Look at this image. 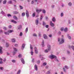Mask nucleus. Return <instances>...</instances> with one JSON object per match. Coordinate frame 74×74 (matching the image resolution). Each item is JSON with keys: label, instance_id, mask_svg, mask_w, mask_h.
Instances as JSON below:
<instances>
[{"label": "nucleus", "instance_id": "1", "mask_svg": "<svg viewBox=\"0 0 74 74\" xmlns=\"http://www.w3.org/2000/svg\"><path fill=\"white\" fill-rule=\"evenodd\" d=\"M49 58H51V59H54V58H55V60H56V61L58 62V60L56 59L57 57H56V56H55L54 55H51V56H49Z\"/></svg>", "mask_w": 74, "mask_h": 74}, {"label": "nucleus", "instance_id": "2", "mask_svg": "<svg viewBox=\"0 0 74 74\" xmlns=\"http://www.w3.org/2000/svg\"><path fill=\"white\" fill-rule=\"evenodd\" d=\"M26 14L27 17L28 18L29 16V11L27 10L26 11Z\"/></svg>", "mask_w": 74, "mask_h": 74}, {"label": "nucleus", "instance_id": "3", "mask_svg": "<svg viewBox=\"0 0 74 74\" xmlns=\"http://www.w3.org/2000/svg\"><path fill=\"white\" fill-rule=\"evenodd\" d=\"M3 47L1 46H0V53L2 54L3 52Z\"/></svg>", "mask_w": 74, "mask_h": 74}, {"label": "nucleus", "instance_id": "4", "mask_svg": "<svg viewBox=\"0 0 74 74\" xmlns=\"http://www.w3.org/2000/svg\"><path fill=\"white\" fill-rule=\"evenodd\" d=\"M42 11V10H41V9H40L39 10H38V9H37L36 10V12H37V13H40L41 11Z\"/></svg>", "mask_w": 74, "mask_h": 74}, {"label": "nucleus", "instance_id": "5", "mask_svg": "<svg viewBox=\"0 0 74 74\" xmlns=\"http://www.w3.org/2000/svg\"><path fill=\"white\" fill-rule=\"evenodd\" d=\"M50 25L52 27H53L54 26H55V25H54V24L53 23H52V21H51L50 23Z\"/></svg>", "mask_w": 74, "mask_h": 74}, {"label": "nucleus", "instance_id": "6", "mask_svg": "<svg viewBox=\"0 0 74 74\" xmlns=\"http://www.w3.org/2000/svg\"><path fill=\"white\" fill-rule=\"evenodd\" d=\"M64 42V40L63 39V38H62L61 40V42H60V44H63V42Z\"/></svg>", "mask_w": 74, "mask_h": 74}, {"label": "nucleus", "instance_id": "7", "mask_svg": "<svg viewBox=\"0 0 74 74\" xmlns=\"http://www.w3.org/2000/svg\"><path fill=\"white\" fill-rule=\"evenodd\" d=\"M47 48L48 51H51V45H47Z\"/></svg>", "mask_w": 74, "mask_h": 74}, {"label": "nucleus", "instance_id": "8", "mask_svg": "<svg viewBox=\"0 0 74 74\" xmlns=\"http://www.w3.org/2000/svg\"><path fill=\"white\" fill-rule=\"evenodd\" d=\"M43 36L45 39H47V38H48L47 36V35L45 34H44Z\"/></svg>", "mask_w": 74, "mask_h": 74}, {"label": "nucleus", "instance_id": "9", "mask_svg": "<svg viewBox=\"0 0 74 74\" xmlns=\"http://www.w3.org/2000/svg\"><path fill=\"white\" fill-rule=\"evenodd\" d=\"M12 32H14L13 30H10L8 31V33H12Z\"/></svg>", "mask_w": 74, "mask_h": 74}, {"label": "nucleus", "instance_id": "10", "mask_svg": "<svg viewBox=\"0 0 74 74\" xmlns=\"http://www.w3.org/2000/svg\"><path fill=\"white\" fill-rule=\"evenodd\" d=\"M13 18L14 19H15V20H18V18H17L16 16H13Z\"/></svg>", "mask_w": 74, "mask_h": 74}, {"label": "nucleus", "instance_id": "11", "mask_svg": "<svg viewBox=\"0 0 74 74\" xmlns=\"http://www.w3.org/2000/svg\"><path fill=\"white\" fill-rule=\"evenodd\" d=\"M35 69L37 71L38 70V68H37V66L36 65H35Z\"/></svg>", "mask_w": 74, "mask_h": 74}, {"label": "nucleus", "instance_id": "12", "mask_svg": "<svg viewBox=\"0 0 74 74\" xmlns=\"http://www.w3.org/2000/svg\"><path fill=\"white\" fill-rule=\"evenodd\" d=\"M25 44H23L21 47L22 49H24V48H25Z\"/></svg>", "mask_w": 74, "mask_h": 74}, {"label": "nucleus", "instance_id": "13", "mask_svg": "<svg viewBox=\"0 0 74 74\" xmlns=\"http://www.w3.org/2000/svg\"><path fill=\"white\" fill-rule=\"evenodd\" d=\"M12 22H13V23H14L16 24V23L17 22L16 21H15V20H12L11 21Z\"/></svg>", "mask_w": 74, "mask_h": 74}, {"label": "nucleus", "instance_id": "14", "mask_svg": "<svg viewBox=\"0 0 74 74\" xmlns=\"http://www.w3.org/2000/svg\"><path fill=\"white\" fill-rule=\"evenodd\" d=\"M72 48L73 49V50L74 51V47L73 46H72L71 47V46H69V49H70V48Z\"/></svg>", "mask_w": 74, "mask_h": 74}, {"label": "nucleus", "instance_id": "15", "mask_svg": "<svg viewBox=\"0 0 74 74\" xmlns=\"http://www.w3.org/2000/svg\"><path fill=\"white\" fill-rule=\"evenodd\" d=\"M69 36V34H68L67 37L69 39H70V40H71V36Z\"/></svg>", "mask_w": 74, "mask_h": 74}, {"label": "nucleus", "instance_id": "16", "mask_svg": "<svg viewBox=\"0 0 74 74\" xmlns=\"http://www.w3.org/2000/svg\"><path fill=\"white\" fill-rule=\"evenodd\" d=\"M52 21L53 22H55L56 21V19L55 17H53L52 19Z\"/></svg>", "mask_w": 74, "mask_h": 74}, {"label": "nucleus", "instance_id": "17", "mask_svg": "<svg viewBox=\"0 0 74 74\" xmlns=\"http://www.w3.org/2000/svg\"><path fill=\"white\" fill-rule=\"evenodd\" d=\"M18 29H22V25H20L18 27Z\"/></svg>", "mask_w": 74, "mask_h": 74}, {"label": "nucleus", "instance_id": "18", "mask_svg": "<svg viewBox=\"0 0 74 74\" xmlns=\"http://www.w3.org/2000/svg\"><path fill=\"white\" fill-rule=\"evenodd\" d=\"M21 60L23 64L25 63V61L24 60H23V59H21Z\"/></svg>", "mask_w": 74, "mask_h": 74}, {"label": "nucleus", "instance_id": "19", "mask_svg": "<svg viewBox=\"0 0 74 74\" xmlns=\"http://www.w3.org/2000/svg\"><path fill=\"white\" fill-rule=\"evenodd\" d=\"M11 41L13 42H15V39L13 38L12 39H11Z\"/></svg>", "mask_w": 74, "mask_h": 74}, {"label": "nucleus", "instance_id": "20", "mask_svg": "<svg viewBox=\"0 0 74 74\" xmlns=\"http://www.w3.org/2000/svg\"><path fill=\"white\" fill-rule=\"evenodd\" d=\"M35 23L36 25H38V20H36Z\"/></svg>", "mask_w": 74, "mask_h": 74}, {"label": "nucleus", "instance_id": "21", "mask_svg": "<svg viewBox=\"0 0 74 74\" xmlns=\"http://www.w3.org/2000/svg\"><path fill=\"white\" fill-rule=\"evenodd\" d=\"M13 13L14 14H19L18 12H14Z\"/></svg>", "mask_w": 74, "mask_h": 74}, {"label": "nucleus", "instance_id": "22", "mask_svg": "<svg viewBox=\"0 0 74 74\" xmlns=\"http://www.w3.org/2000/svg\"><path fill=\"white\" fill-rule=\"evenodd\" d=\"M67 30H68V29H67V27L65 28L64 29V31L65 32H67Z\"/></svg>", "mask_w": 74, "mask_h": 74}, {"label": "nucleus", "instance_id": "23", "mask_svg": "<svg viewBox=\"0 0 74 74\" xmlns=\"http://www.w3.org/2000/svg\"><path fill=\"white\" fill-rule=\"evenodd\" d=\"M47 63L46 62H44L43 63L42 65L43 66H46L47 65Z\"/></svg>", "mask_w": 74, "mask_h": 74}, {"label": "nucleus", "instance_id": "24", "mask_svg": "<svg viewBox=\"0 0 74 74\" xmlns=\"http://www.w3.org/2000/svg\"><path fill=\"white\" fill-rule=\"evenodd\" d=\"M6 3H7V0H5L3 2V4H6Z\"/></svg>", "mask_w": 74, "mask_h": 74}, {"label": "nucleus", "instance_id": "25", "mask_svg": "<svg viewBox=\"0 0 74 74\" xmlns=\"http://www.w3.org/2000/svg\"><path fill=\"white\" fill-rule=\"evenodd\" d=\"M44 40H43L42 41V47H44Z\"/></svg>", "mask_w": 74, "mask_h": 74}, {"label": "nucleus", "instance_id": "26", "mask_svg": "<svg viewBox=\"0 0 74 74\" xmlns=\"http://www.w3.org/2000/svg\"><path fill=\"white\" fill-rule=\"evenodd\" d=\"M4 33L5 34H9V33L8 32H8H4Z\"/></svg>", "mask_w": 74, "mask_h": 74}, {"label": "nucleus", "instance_id": "27", "mask_svg": "<svg viewBox=\"0 0 74 74\" xmlns=\"http://www.w3.org/2000/svg\"><path fill=\"white\" fill-rule=\"evenodd\" d=\"M36 15V13H34L32 14V16L33 17H34Z\"/></svg>", "mask_w": 74, "mask_h": 74}, {"label": "nucleus", "instance_id": "28", "mask_svg": "<svg viewBox=\"0 0 74 74\" xmlns=\"http://www.w3.org/2000/svg\"><path fill=\"white\" fill-rule=\"evenodd\" d=\"M8 4H12V1H10L8 2Z\"/></svg>", "mask_w": 74, "mask_h": 74}, {"label": "nucleus", "instance_id": "29", "mask_svg": "<svg viewBox=\"0 0 74 74\" xmlns=\"http://www.w3.org/2000/svg\"><path fill=\"white\" fill-rule=\"evenodd\" d=\"M19 7L20 8V9L21 10H22L23 9V7H22V6L20 5Z\"/></svg>", "mask_w": 74, "mask_h": 74}, {"label": "nucleus", "instance_id": "30", "mask_svg": "<svg viewBox=\"0 0 74 74\" xmlns=\"http://www.w3.org/2000/svg\"><path fill=\"white\" fill-rule=\"evenodd\" d=\"M42 12L43 13V14H45V12H46V11H45V10H42Z\"/></svg>", "mask_w": 74, "mask_h": 74}, {"label": "nucleus", "instance_id": "31", "mask_svg": "<svg viewBox=\"0 0 74 74\" xmlns=\"http://www.w3.org/2000/svg\"><path fill=\"white\" fill-rule=\"evenodd\" d=\"M25 15V13H23L22 14V16H24Z\"/></svg>", "mask_w": 74, "mask_h": 74}, {"label": "nucleus", "instance_id": "32", "mask_svg": "<svg viewBox=\"0 0 74 74\" xmlns=\"http://www.w3.org/2000/svg\"><path fill=\"white\" fill-rule=\"evenodd\" d=\"M20 73H21V70H19L18 71V72L17 73V74H20Z\"/></svg>", "mask_w": 74, "mask_h": 74}, {"label": "nucleus", "instance_id": "33", "mask_svg": "<svg viewBox=\"0 0 74 74\" xmlns=\"http://www.w3.org/2000/svg\"><path fill=\"white\" fill-rule=\"evenodd\" d=\"M22 56V54H20L18 56V58H21Z\"/></svg>", "mask_w": 74, "mask_h": 74}, {"label": "nucleus", "instance_id": "34", "mask_svg": "<svg viewBox=\"0 0 74 74\" xmlns=\"http://www.w3.org/2000/svg\"><path fill=\"white\" fill-rule=\"evenodd\" d=\"M9 46V44L8 43H6V47H8Z\"/></svg>", "mask_w": 74, "mask_h": 74}, {"label": "nucleus", "instance_id": "35", "mask_svg": "<svg viewBox=\"0 0 74 74\" xmlns=\"http://www.w3.org/2000/svg\"><path fill=\"white\" fill-rule=\"evenodd\" d=\"M63 30H64V28L62 27L61 28L60 30H61V31H62Z\"/></svg>", "mask_w": 74, "mask_h": 74}, {"label": "nucleus", "instance_id": "36", "mask_svg": "<svg viewBox=\"0 0 74 74\" xmlns=\"http://www.w3.org/2000/svg\"><path fill=\"white\" fill-rule=\"evenodd\" d=\"M72 5V3L70 2L69 3H68V5H69V6H70L71 5Z\"/></svg>", "mask_w": 74, "mask_h": 74}, {"label": "nucleus", "instance_id": "37", "mask_svg": "<svg viewBox=\"0 0 74 74\" xmlns=\"http://www.w3.org/2000/svg\"><path fill=\"white\" fill-rule=\"evenodd\" d=\"M35 52L36 53H38V51H37V50H35Z\"/></svg>", "mask_w": 74, "mask_h": 74}, {"label": "nucleus", "instance_id": "38", "mask_svg": "<svg viewBox=\"0 0 74 74\" xmlns=\"http://www.w3.org/2000/svg\"><path fill=\"white\" fill-rule=\"evenodd\" d=\"M7 16L8 17L9 16H12L11 15V14H7Z\"/></svg>", "mask_w": 74, "mask_h": 74}, {"label": "nucleus", "instance_id": "39", "mask_svg": "<svg viewBox=\"0 0 74 74\" xmlns=\"http://www.w3.org/2000/svg\"><path fill=\"white\" fill-rule=\"evenodd\" d=\"M31 55H33V51H31Z\"/></svg>", "mask_w": 74, "mask_h": 74}, {"label": "nucleus", "instance_id": "40", "mask_svg": "<svg viewBox=\"0 0 74 74\" xmlns=\"http://www.w3.org/2000/svg\"><path fill=\"white\" fill-rule=\"evenodd\" d=\"M28 31V28H27L25 29V32H26V33H27Z\"/></svg>", "mask_w": 74, "mask_h": 74}, {"label": "nucleus", "instance_id": "41", "mask_svg": "<svg viewBox=\"0 0 74 74\" xmlns=\"http://www.w3.org/2000/svg\"><path fill=\"white\" fill-rule=\"evenodd\" d=\"M33 36H34L37 37V35L36 34H33Z\"/></svg>", "mask_w": 74, "mask_h": 74}, {"label": "nucleus", "instance_id": "42", "mask_svg": "<svg viewBox=\"0 0 74 74\" xmlns=\"http://www.w3.org/2000/svg\"><path fill=\"white\" fill-rule=\"evenodd\" d=\"M30 48L31 49H33V47H32V45H30Z\"/></svg>", "mask_w": 74, "mask_h": 74}, {"label": "nucleus", "instance_id": "43", "mask_svg": "<svg viewBox=\"0 0 74 74\" xmlns=\"http://www.w3.org/2000/svg\"><path fill=\"white\" fill-rule=\"evenodd\" d=\"M12 62L13 63H15V62H16V61L15 60H12Z\"/></svg>", "mask_w": 74, "mask_h": 74}, {"label": "nucleus", "instance_id": "44", "mask_svg": "<svg viewBox=\"0 0 74 74\" xmlns=\"http://www.w3.org/2000/svg\"><path fill=\"white\" fill-rule=\"evenodd\" d=\"M64 68H65L66 69H69V68H68V67L66 66H64Z\"/></svg>", "mask_w": 74, "mask_h": 74}, {"label": "nucleus", "instance_id": "45", "mask_svg": "<svg viewBox=\"0 0 74 74\" xmlns=\"http://www.w3.org/2000/svg\"><path fill=\"white\" fill-rule=\"evenodd\" d=\"M45 52L46 53L48 52V50L46 49L45 51Z\"/></svg>", "mask_w": 74, "mask_h": 74}, {"label": "nucleus", "instance_id": "46", "mask_svg": "<svg viewBox=\"0 0 74 74\" xmlns=\"http://www.w3.org/2000/svg\"><path fill=\"white\" fill-rule=\"evenodd\" d=\"M8 27L10 29H11V28L12 27V26H11V25H9L8 26Z\"/></svg>", "mask_w": 74, "mask_h": 74}, {"label": "nucleus", "instance_id": "47", "mask_svg": "<svg viewBox=\"0 0 74 74\" xmlns=\"http://www.w3.org/2000/svg\"><path fill=\"white\" fill-rule=\"evenodd\" d=\"M20 36H22V32H21L20 34Z\"/></svg>", "mask_w": 74, "mask_h": 74}, {"label": "nucleus", "instance_id": "48", "mask_svg": "<svg viewBox=\"0 0 74 74\" xmlns=\"http://www.w3.org/2000/svg\"><path fill=\"white\" fill-rule=\"evenodd\" d=\"M49 26L48 25H46L45 26V27H46V28H48Z\"/></svg>", "mask_w": 74, "mask_h": 74}, {"label": "nucleus", "instance_id": "49", "mask_svg": "<svg viewBox=\"0 0 74 74\" xmlns=\"http://www.w3.org/2000/svg\"><path fill=\"white\" fill-rule=\"evenodd\" d=\"M32 62L34 63V59L33 58L32 60Z\"/></svg>", "mask_w": 74, "mask_h": 74}, {"label": "nucleus", "instance_id": "50", "mask_svg": "<svg viewBox=\"0 0 74 74\" xmlns=\"http://www.w3.org/2000/svg\"><path fill=\"white\" fill-rule=\"evenodd\" d=\"M42 16H41L40 18V20H41H41H42Z\"/></svg>", "mask_w": 74, "mask_h": 74}, {"label": "nucleus", "instance_id": "51", "mask_svg": "<svg viewBox=\"0 0 74 74\" xmlns=\"http://www.w3.org/2000/svg\"><path fill=\"white\" fill-rule=\"evenodd\" d=\"M61 17H62L63 16V13H62L61 14Z\"/></svg>", "mask_w": 74, "mask_h": 74}, {"label": "nucleus", "instance_id": "52", "mask_svg": "<svg viewBox=\"0 0 74 74\" xmlns=\"http://www.w3.org/2000/svg\"><path fill=\"white\" fill-rule=\"evenodd\" d=\"M34 1H32V2H31V4H34Z\"/></svg>", "mask_w": 74, "mask_h": 74}, {"label": "nucleus", "instance_id": "53", "mask_svg": "<svg viewBox=\"0 0 74 74\" xmlns=\"http://www.w3.org/2000/svg\"><path fill=\"white\" fill-rule=\"evenodd\" d=\"M14 50L15 51H17V49H16V48H14Z\"/></svg>", "mask_w": 74, "mask_h": 74}, {"label": "nucleus", "instance_id": "54", "mask_svg": "<svg viewBox=\"0 0 74 74\" xmlns=\"http://www.w3.org/2000/svg\"><path fill=\"white\" fill-rule=\"evenodd\" d=\"M40 60H38L37 62V64H39V63H40Z\"/></svg>", "mask_w": 74, "mask_h": 74}, {"label": "nucleus", "instance_id": "55", "mask_svg": "<svg viewBox=\"0 0 74 74\" xmlns=\"http://www.w3.org/2000/svg\"><path fill=\"white\" fill-rule=\"evenodd\" d=\"M0 69L1 70H3V67H0Z\"/></svg>", "mask_w": 74, "mask_h": 74}, {"label": "nucleus", "instance_id": "56", "mask_svg": "<svg viewBox=\"0 0 74 74\" xmlns=\"http://www.w3.org/2000/svg\"><path fill=\"white\" fill-rule=\"evenodd\" d=\"M34 49L35 50H37V47H35L34 48Z\"/></svg>", "mask_w": 74, "mask_h": 74}, {"label": "nucleus", "instance_id": "57", "mask_svg": "<svg viewBox=\"0 0 74 74\" xmlns=\"http://www.w3.org/2000/svg\"><path fill=\"white\" fill-rule=\"evenodd\" d=\"M3 29H4V30H7V28H6V27H4Z\"/></svg>", "mask_w": 74, "mask_h": 74}, {"label": "nucleus", "instance_id": "58", "mask_svg": "<svg viewBox=\"0 0 74 74\" xmlns=\"http://www.w3.org/2000/svg\"><path fill=\"white\" fill-rule=\"evenodd\" d=\"M48 67H49V66H46L45 68H46V69H48Z\"/></svg>", "mask_w": 74, "mask_h": 74}, {"label": "nucleus", "instance_id": "59", "mask_svg": "<svg viewBox=\"0 0 74 74\" xmlns=\"http://www.w3.org/2000/svg\"><path fill=\"white\" fill-rule=\"evenodd\" d=\"M1 14H4V12L3 11H2L1 12Z\"/></svg>", "mask_w": 74, "mask_h": 74}, {"label": "nucleus", "instance_id": "60", "mask_svg": "<svg viewBox=\"0 0 74 74\" xmlns=\"http://www.w3.org/2000/svg\"><path fill=\"white\" fill-rule=\"evenodd\" d=\"M43 25H46V24L45 23V22H43Z\"/></svg>", "mask_w": 74, "mask_h": 74}, {"label": "nucleus", "instance_id": "61", "mask_svg": "<svg viewBox=\"0 0 74 74\" xmlns=\"http://www.w3.org/2000/svg\"><path fill=\"white\" fill-rule=\"evenodd\" d=\"M16 53V52H14L13 53V55H15V54Z\"/></svg>", "mask_w": 74, "mask_h": 74}, {"label": "nucleus", "instance_id": "62", "mask_svg": "<svg viewBox=\"0 0 74 74\" xmlns=\"http://www.w3.org/2000/svg\"><path fill=\"white\" fill-rule=\"evenodd\" d=\"M50 74V71H49L48 73H47V74Z\"/></svg>", "mask_w": 74, "mask_h": 74}, {"label": "nucleus", "instance_id": "63", "mask_svg": "<svg viewBox=\"0 0 74 74\" xmlns=\"http://www.w3.org/2000/svg\"><path fill=\"white\" fill-rule=\"evenodd\" d=\"M49 36L50 37H52V35H49Z\"/></svg>", "mask_w": 74, "mask_h": 74}, {"label": "nucleus", "instance_id": "64", "mask_svg": "<svg viewBox=\"0 0 74 74\" xmlns=\"http://www.w3.org/2000/svg\"><path fill=\"white\" fill-rule=\"evenodd\" d=\"M3 63V62L1 61H0V64H2Z\"/></svg>", "mask_w": 74, "mask_h": 74}]
</instances>
